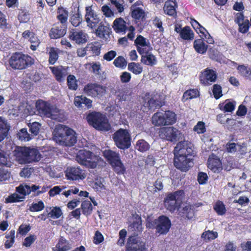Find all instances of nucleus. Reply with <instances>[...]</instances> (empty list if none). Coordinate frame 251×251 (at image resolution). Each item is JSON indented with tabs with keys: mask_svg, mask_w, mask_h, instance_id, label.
Returning a JSON list of instances; mask_svg holds the SVG:
<instances>
[{
	"mask_svg": "<svg viewBox=\"0 0 251 251\" xmlns=\"http://www.w3.org/2000/svg\"><path fill=\"white\" fill-rule=\"evenodd\" d=\"M65 176L67 179L71 180H79L84 179L86 176L78 167H68L65 171Z\"/></svg>",
	"mask_w": 251,
	"mask_h": 251,
	"instance_id": "14",
	"label": "nucleus"
},
{
	"mask_svg": "<svg viewBox=\"0 0 251 251\" xmlns=\"http://www.w3.org/2000/svg\"><path fill=\"white\" fill-rule=\"evenodd\" d=\"M237 147H241L235 143L228 142L226 145V150L229 153H235L237 151Z\"/></svg>",
	"mask_w": 251,
	"mask_h": 251,
	"instance_id": "63",
	"label": "nucleus"
},
{
	"mask_svg": "<svg viewBox=\"0 0 251 251\" xmlns=\"http://www.w3.org/2000/svg\"><path fill=\"white\" fill-rule=\"evenodd\" d=\"M9 126L6 122L0 117V142L3 141L8 135Z\"/></svg>",
	"mask_w": 251,
	"mask_h": 251,
	"instance_id": "36",
	"label": "nucleus"
},
{
	"mask_svg": "<svg viewBox=\"0 0 251 251\" xmlns=\"http://www.w3.org/2000/svg\"><path fill=\"white\" fill-rule=\"evenodd\" d=\"M17 18L20 23H27L30 19V15L26 9H20Z\"/></svg>",
	"mask_w": 251,
	"mask_h": 251,
	"instance_id": "43",
	"label": "nucleus"
},
{
	"mask_svg": "<svg viewBox=\"0 0 251 251\" xmlns=\"http://www.w3.org/2000/svg\"><path fill=\"white\" fill-rule=\"evenodd\" d=\"M103 156L110 165L120 159L119 154L111 150H105L104 151H103Z\"/></svg>",
	"mask_w": 251,
	"mask_h": 251,
	"instance_id": "33",
	"label": "nucleus"
},
{
	"mask_svg": "<svg viewBox=\"0 0 251 251\" xmlns=\"http://www.w3.org/2000/svg\"><path fill=\"white\" fill-rule=\"evenodd\" d=\"M110 29L106 25H104L101 23L96 30V34L100 37H104L105 35H109Z\"/></svg>",
	"mask_w": 251,
	"mask_h": 251,
	"instance_id": "45",
	"label": "nucleus"
},
{
	"mask_svg": "<svg viewBox=\"0 0 251 251\" xmlns=\"http://www.w3.org/2000/svg\"><path fill=\"white\" fill-rule=\"evenodd\" d=\"M69 38L78 44H84L87 42L86 36L82 30L77 31L72 29L70 31Z\"/></svg>",
	"mask_w": 251,
	"mask_h": 251,
	"instance_id": "26",
	"label": "nucleus"
},
{
	"mask_svg": "<svg viewBox=\"0 0 251 251\" xmlns=\"http://www.w3.org/2000/svg\"><path fill=\"white\" fill-rule=\"evenodd\" d=\"M112 27L117 33L125 34L129 31L127 35V38L132 41L135 37V27L131 25L130 22H126L123 18H117L114 20L112 24Z\"/></svg>",
	"mask_w": 251,
	"mask_h": 251,
	"instance_id": "6",
	"label": "nucleus"
},
{
	"mask_svg": "<svg viewBox=\"0 0 251 251\" xmlns=\"http://www.w3.org/2000/svg\"><path fill=\"white\" fill-rule=\"evenodd\" d=\"M194 130L198 134H202L206 131L205 124L202 121L198 122L194 127Z\"/></svg>",
	"mask_w": 251,
	"mask_h": 251,
	"instance_id": "58",
	"label": "nucleus"
},
{
	"mask_svg": "<svg viewBox=\"0 0 251 251\" xmlns=\"http://www.w3.org/2000/svg\"><path fill=\"white\" fill-rule=\"evenodd\" d=\"M154 224L156 232L159 234H166L171 226L170 220L165 216H160L154 220Z\"/></svg>",
	"mask_w": 251,
	"mask_h": 251,
	"instance_id": "12",
	"label": "nucleus"
},
{
	"mask_svg": "<svg viewBox=\"0 0 251 251\" xmlns=\"http://www.w3.org/2000/svg\"><path fill=\"white\" fill-rule=\"evenodd\" d=\"M235 101H230L229 100H226L225 104L221 103L218 107L221 111L225 112H232L235 109Z\"/></svg>",
	"mask_w": 251,
	"mask_h": 251,
	"instance_id": "37",
	"label": "nucleus"
},
{
	"mask_svg": "<svg viewBox=\"0 0 251 251\" xmlns=\"http://www.w3.org/2000/svg\"><path fill=\"white\" fill-rule=\"evenodd\" d=\"M179 130L173 126H165L159 129V137L163 140L170 142H176L178 139Z\"/></svg>",
	"mask_w": 251,
	"mask_h": 251,
	"instance_id": "9",
	"label": "nucleus"
},
{
	"mask_svg": "<svg viewBox=\"0 0 251 251\" xmlns=\"http://www.w3.org/2000/svg\"><path fill=\"white\" fill-rule=\"evenodd\" d=\"M77 162L87 168L95 169L98 165V157L93 152L85 150H80L76 156Z\"/></svg>",
	"mask_w": 251,
	"mask_h": 251,
	"instance_id": "4",
	"label": "nucleus"
},
{
	"mask_svg": "<svg viewBox=\"0 0 251 251\" xmlns=\"http://www.w3.org/2000/svg\"><path fill=\"white\" fill-rule=\"evenodd\" d=\"M141 62L146 65L153 66L157 63L155 56L152 53L145 54L141 56Z\"/></svg>",
	"mask_w": 251,
	"mask_h": 251,
	"instance_id": "38",
	"label": "nucleus"
},
{
	"mask_svg": "<svg viewBox=\"0 0 251 251\" xmlns=\"http://www.w3.org/2000/svg\"><path fill=\"white\" fill-rule=\"evenodd\" d=\"M128 70L135 75H139L143 71V67L139 64L135 62L129 63Z\"/></svg>",
	"mask_w": 251,
	"mask_h": 251,
	"instance_id": "47",
	"label": "nucleus"
},
{
	"mask_svg": "<svg viewBox=\"0 0 251 251\" xmlns=\"http://www.w3.org/2000/svg\"><path fill=\"white\" fill-rule=\"evenodd\" d=\"M86 46L87 51L90 52L93 56H98L100 54L101 45L100 42H93L88 44Z\"/></svg>",
	"mask_w": 251,
	"mask_h": 251,
	"instance_id": "30",
	"label": "nucleus"
},
{
	"mask_svg": "<svg viewBox=\"0 0 251 251\" xmlns=\"http://www.w3.org/2000/svg\"><path fill=\"white\" fill-rule=\"evenodd\" d=\"M175 31L184 40L192 41L194 39V33L189 26L182 27L181 25L176 24L175 25Z\"/></svg>",
	"mask_w": 251,
	"mask_h": 251,
	"instance_id": "18",
	"label": "nucleus"
},
{
	"mask_svg": "<svg viewBox=\"0 0 251 251\" xmlns=\"http://www.w3.org/2000/svg\"><path fill=\"white\" fill-rule=\"evenodd\" d=\"M29 127V130L31 132V134L32 136H36L39 133L40 129L41 127V125L37 122H34L32 123H29L28 124Z\"/></svg>",
	"mask_w": 251,
	"mask_h": 251,
	"instance_id": "49",
	"label": "nucleus"
},
{
	"mask_svg": "<svg viewBox=\"0 0 251 251\" xmlns=\"http://www.w3.org/2000/svg\"><path fill=\"white\" fill-rule=\"evenodd\" d=\"M34 63V60L30 56L19 52L13 53L9 60L10 66L14 70L25 69Z\"/></svg>",
	"mask_w": 251,
	"mask_h": 251,
	"instance_id": "3",
	"label": "nucleus"
},
{
	"mask_svg": "<svg viewBox=\"0 0 251 251\" xmlns=\"http://www.w3.org/2000/svg\"><path fill=\"white\" fill-rule=\"evenodd\" d=\"M86 119L89 125L97 129L108 131L110 129V125L106 116L100 112L89 113Z\"/></svg>",
	"mask_w": 251,
	"mask_h": 251,
	"instance_id": "5",
	"label": "nucleus"
},
{
	"mask_svg": "<svg viewBox=\"0 0 251 251\" xmlns=\"http://www.w3.org/2000/svg\"><path fill=\"white\" fill-rule=\"evenodd\" d=\"M66 126L59 125L56 126L53 133V138L55 142L60 145H63V141L65 140L66 134H67Z\"/></svg>",
	"mask_w": 251,
	"mask_h": 251,
	"instance_id": "21",
	"label": "nucleus"
},
{
	"mask_svg": "<svg viewBox=\"0 0 251 251\" xmlns=\"http://www.w3.org/2000/svg\"><path fill=\"white\" fill-rule=\"evenodd\" d=\"M62 214V212L60 208L55 206L53 207L50 209V211L48 213V216L49 217L55 219L60 217Z\"/></svg>",
	"mask_w": 251,
	"mask_h": 251,
	"instance_id": "55",
	"label": "nucleus"
},
{
	"mask_svg": "<svg viewBox=\"0 0 251 251\" xmlns=\"http://www.w3.org/2000/svg\"><path fill=\"white\" fill-rule=\"evenodd\" d=\"M200 96V92L198 89H190L186 90L183 94L182 100L186 101L189 100L196 98Z\"/></svg>",
	"mask_w": 251,
	"mask_h": 251,
	"instance_id": "35",
	"label": "nucleus"
},
{
	"mask_svg": "<svg viewBox=\"0 0 251 251\" xmlns=\"http://www.w3.org/2000/svg\"><path fill=\"white\" fill-rule=\"evenodd\" d=\"M174 166L181 172H186L192 166L195 151L186 141L179 142L174 150Z\"/></svg>",
	"mask_w": 251,
	"mask_h": 251,
	"instance_id": "1",
	"label": "nucleus"
},
{
	"mask_svg": "<svg viewBox=\"0 0 251 251\" xmlns=\"http://www.w3.org/2000/svg\"><path fill=\"white\" fill-rule=\"evenodd\" d=\"M201 237L205 242H209L216 239L218 237V233L216 231L207 230L204 232Z\"/></svg>",
	"mask_w": 251,
	"mask_h": 251,
	"instance_id": "48",
	"label": "nucleus"
},
{
	"mask_svg": "<svg viewBox=\"0 0 251 251\" xmlns=\"http://www.w3.org/2000/svg\"><path fill=\"white\" fill-rule=\"evenodd\" d=\"M36 239V237L35 235H30L25 239L23 242V245L26 247H29L34 242Z\"/></svg>",
	"mask_w": 251,
	"mask_h": 251,
	"instance_id": "62",
	"label": "nucleus"
},
{
	"mask_svg": "<svg viewBox=\"0 0 251 251\" xmlns=\"http://www.w3.org/2000/svg\"><path fill=\"white\" fill-rule=\"evenodd\" d=\"M145 243L137 236H131L128 239L126 251H147Z\"/></svg>",
	"mask_w": 251,
	"mask_h": 251,
	"instance_id": "11",
	"label": "nucleus"
},
{
	"mask_svg": "<svg viewBox=\"0 0 251 251\" xmlns=\"http://www.w3.org/2000/svg\"><path fill=\"white\" fill-rule=\"evenodd\" d=\"M234 22L238 25V31L241 33H247L251 26V22L245 19L243 12H238L235 14Z\"/></svg>",
	"mask_w": 251,
	"mask_h": 251,
	"instance_id": "15",
	"label": "nucleus"
},
{
	"mask_svg": "<svg viewBox=\"0 0 251 251\" xmlns=\"http://www.w3.org/2000/svg\"><path fill=\"white\" fill-rule=\"evenodd\" d=\"M208 54L210 59L213 60L218 61L220 58V52L215 49L210 48L208 51Z\"/></svg>",
	"mask_w": 251,
	"mask_h": 251,
	"instance_id": "61",
	"label": "nucleus"
},
{
	"mask_svg": "<svg viewBox=\"0 0 251 251\" xmlns=\"http://www.w3.org/2000/svg\"><path fill=\"white\" fill-rule=\"evenodd\" d=\"M74 104L77 107H81L82 104H85L88 109L92 106V100L82 95L75 97Z\"/></svg>",
	"mask_w": 251,
	"mask_h": 251,
	"instance_id": "31",
	"label": "nucleus"
},
{
	"mask_svg": "<svg viewBox=\"0 0 251 251\" xmlns=\"http://www.w3.org/2000/svg\"><path fill=\"white\" fill-rule=\"evenodd\" d=\"M114 171L118 175H124L126 172V168L122 163L121 158L111 165Z\"/></svg>",
	"mask_w": 251,
	"mask_h": 251,
	"instance_id": "39",
	"label": "nucleus"
},
{
	"mask_svg": "<svg viewBox=\"0 0 251 251\" xmlns=\"http://www.w3.org/2000/svg\"><path fill=\"white\" fill-rule=\"evenodd\" d=\"M83 92L87 96L95 98L102 96L106 92V87L97 83H89L85 85Z\"/></svg>",
	"mask_w": 251,
	"mask_h": 251,
	"instance_id": "10",
	"label": "nucleus"
},
{
	"mask_svg": "<svg viewBox=\"0 0 251 251\" xmlns=\"http://www.w3.org/2000/svg\"><path fill=\"white\" fill-rule=\"evenodd\" d=\"M212 93L216 100L220 99L223 96L221 86L218 84H214L213 86Z\"/></svg>",
	"mask_w": 251,
	"mask_h": 251,
	"instance_id": "56",
	"label": "nucleus"
},
{
	"mask_svg": "<svg viewBox=\"0 0 251 251\" xmlns=\"http://www.w3.org/2000/svg\"><path fill=\"white\" fill-rule=\"evenodd\" d=\"M17 135L18 139L21 141H28L31 139L30 135L27 132V129L25 128L20 130Z\"/></svg>",
	"mask_w": 251,
	"mask_h": 251,
	"instance_id": "52",
	"label": "nucleus"
},
{
	"mask_svg": "<svg viewBox=\"0 0 251 251\" xmlns=\"http://www.w3.org/2000/svg\"><path fill=\"white\" fill-rule=\"evenodd\" d=\"M27 190L25 185V186L20 185L16 188V191L17 193H14L8 196L6 199L5 202L6 203H12L23 201L25 196L29 194V192H27Z\"/></svg>",
	"mask_w": 251,
	"mask_h": 251,
	"instance_id": "16",
	"label": "nucleus"
},
{
	"mask_svg": "<svg viewBox=\"0 0 251 251\" xmlns=\"http://www.w3.org/2000/svg\"><path fill=\"white\" fill-rule=\"evenodd\" d=\"M208 167L214 172L218 171L222 166L220 158L214 153H212L207 161Z\"/></svg>",
	"mask_w": 251,
	"mask_h": 251,
	"instance_id": "28",
	"label": "nucleus"
},
{
	"mask_svg": "<svg viewBox=\"0 0 251 251\" xmlns=\"http://www.w3.org/2000/svg\"><path fill=\"white\" fill-rule=\"evenodd\" d=\"M50 70L54 75L55 79L59 82H62L67 75V70L62 66L50 67Z\"/></svg>",
	"mask_w": 251,
	"mask_h": 251,
	"instance_id": "27",
	"label": "nucleus"
},
{
	"mask_svg": "<svg viewBox=\"0 0 251 251\" xmlns=\"http://www.w3.org/2000/svg\"><path fill=\"white\" fill-rule=\"evenodd\" d=\"M56 18L58 21V23L62 25L67 26V21L69 15L68 11L63 7H60L58 8Z\"/></svg>",
	"mask_w": 251,
	"mask_h": 251,
	"instance_id": "29",
	"label": "nucleus"
},
{
	"mask_svg": "<svg viewBox=\"0 0 251 251\" xmlns=\"http://www.w3.org/2000/svg\"><path fill=\"white\" fill-rule=\"evenodd\" d=\"M149 41H147V39L144 37L143 36L140 35L137 36L136 39L135 40L134 43L136 46V47H142L146 46L147 44H148Z\"/></svg>",
	"mask_w": 251,
	"mask_h": 251,
	"instance_id": "60",
	"label": "nucleus"
},
{
	"mask_svg": "<svg viewBox=\"0 0 251 251\" xmlns=\"http://www.w3.org/2000/svg\"><path fill=\"white\" fill-rule=\"evenodd\" d=\"M112 138L115 145L120 149H128L131 146V136L126 129L120 128L113 135Z\"/></svg>",
	"mask_w": 251,
	"mask_h": 251,
	"instance_id": "7",
	"label": "nucleus"
},
{
	"mask_svg": "<svg viewBox=\"0 0 251 251\" xmlns=\"http://www.w3.org/2000/svg\"><path fill=\"white\" fill-rule=\"evenodd\" d=\"M184 195L183 190H177L173 193H169L164 199V203H169L171 201H175V204H182L181 201Z\"/></svg>",
	"mask_w": 251,
	"mask_h": 251,
	"instance_id": "22",
	"label": "nucleus"
},
{
	"mask_svg": "<svg viewBox=\"0 0 251 251\" xmlns=\"http://www.w3.org/2000/svg\"><path fill=\"white\" fill-rule=\"evenodd\" d=\"M67 25H62L58 23L54 24L50 30L49 36L50 39H56L63 37L66 33Z\"/></svg>",
	"mask_w": 251,
	"mask_h": 251,
	"instance_id": "20",
	"label": "nucleus"
},
{
	"mask_svg": "<svg viewBox=\"0 0 251 251\" xmlns=\"http://www.w3.org/2000/svg\"><path fill=\"white\" fill-rule=\"evenodd\" d=\"M137 50L141 56H142V55L151 53L150 52L152 50V48L150 42H148V44L146 46L138 47Z\"/></svg>",
	"mask_w": 251,
	"mask_h": 251,
	"instance_id": "54",
	"label": "nucleus"
},
{
	"mask_svg": "<svg viewBox=\"0 0 251 251\" xmlns=\"http://www.w3.org/2000/svg\"><path fill=\"white\" fill-rule=\"evenodd\" d=\"M6 239L4 246L6 249L10 248L15 242V230H12L5 235Z\"/></svg>",
	"mask_w": 251,
	"mask_h": 251,
	"instance_id": "46",
	"label": "nucleus"
},
{
	"mask_svg": "<svg viewBox=\"0 0 251 251\" xmlns=\"http://www.w3.org/2000/svg\"><path fill=\"white\" fill-rule=\"evenodd\" d=\"M136 220L129 226V228L137 233L140 232L142 231L143 227L141 222V218L140 216L137 215L135 217Z\"/></svg>",
	"mask_w": 251,
	"mask_h": 251,
	"instance_id": "44",
	"label": "nucleus"
},
{
	"mask_svg": "<svg viewBox=\"0 0 251 251\" xmlns=\"http://www.w3.org/2000/svg\"><path fill=\"white\" fill-rule=\"evenodd\" d=\"M177 7V4L176 0H167L165 2L163 10L166 15L176 18L177 16L176 10Z\"/></svg>",
	"mask_w": 251,
	"mask_h": 251,
	"instance_id": "24",
	"label": "nucleus"
},
{
	"mask_svg": "<svg viewBox=\"0 0 251 251\" xmlns=\"http://www.w3.org/2000/svg\"><path fill=\"white\" fill-rule=\"evenodd\" d=\"M166 208L169 210L171 212H174L176 210L178 212V214L180 215L187 214L188 211L189 210V208L187 206L185 207H181V205H166Z\"/></svg>",
	"mask_w": 251,
	"mask_h": 251,
	"instance_id": "41",
	"label": "nucleus"
},
{
	"mask_svg": "<svg viewBox=\"0 0 251 251\" xmlns=\"http://www.w3.org/2000/svg\"><path fill=\"white\" fill-rule=\"evenodd\" d=\"M114 65L118 68H124L126 67L127 62L122 56H119L113 62Z\"/></svg>",
	"mask_w": 251,
	"mask_h": 251,
	"instance_id": "57",
	"label": "nucleus"
},
{
	"mask_svg": "<svg viewBox=\"0 0 251 251\" xmlns=\"http://www.w3.org/2000/svg\"><path fill=\"white\" fill-rule=\"evenodd\" d=\"M116 95L119 101H125L127 99V92L124 89H118L116 91Z\"/></svg>",
	"mask_w": 251,
	"mask_h": 251,
	"instance_id": "59",
	"label": "nucleus"
},
{
	"mask_svg": "<svg viewBox=\"0 0 251 251\" xmlns=\"http://www.w3.org/2000/svg\"><path fill=\"white\" fill-rule=\"evenodd\" d=\"M85 11V18L88 26L91 28L96 27L100 21L98 15L94 11L91 6L86 7Z\"/></svg>",
	"mask_w": 251,
	"mask_h": 251,
	"instance_id": "17",
	"label": "nucleus"
},
{
	"mask_svg": "<svg viewBox=\"0 0 251 251\" xmlns=\"http://www.w3.org/2000/svg\"><path fill=\"white\" fill-rule=\"evenodd\" d=\"M237 70L240 75L251 81V68L244 65H239Z\"/></svg>",
	"mask_w": 251,
	"mask_h": 251,
	"instance_id": "40",
	"label": "nucleus"
},
{
	"mask_svg": "<svg viewBox=\"0 0 251 251\" xmlns=\"http://www.w3.org/2000/svg\"><path fill=\"white\" fill-rule=\"evenodd\" d=\"M66 133L65 140L63 141V145L62 146L66 147H72L74 146L76 142L77 137L75 135V131L66 126Z\"/></svg>",
	"mask_w": 251,
	"mask_h": 251,
	"instance_id": "25",
	"label": "nucleus"
},
{
	"mask_svg": "<svg viewBox=\"0 0 251 251\" xmlns=\"http://www.w3.org/2000/svg\"><path fill=\"white\" fill-rule=\"evenodd\" d=\"M134 6L131 7L130 15L134 19L135 23L139 26L145 19V12L141 8H134Z\"/></svg>",
	"mask_w": 251,
	"mask_h": 251,
	"instance_id": "23",
	"label": "nucleus"
},
{
	"mask_svg": "<svg viewBox=\"0 0 251 251\" xmlns=\"http://www.w3.org/2000/svg\"><path fill=\"white\" fill-rule=\"evenodd\" d=\"M152 123L156 126L173 125L176 121V115L175 112L168 110L164 113L156 112L152 116Z\"/></svg>",
	"mask_w": 251,
	"mask_h": 251,
	"instance_id": "8",
	"label": "nucleus"
},
{
	"mask_svg": "<svg viewBox=\"0 0 251 251\" xmlns=\"http://www.w3.org/2000/svg\"><path fill=\"white\" fill-rule=\"evenodd\" d=\"M193 47L197 52L202 54H204L208 49V46L201 38L195 40L194 42Z\"/></svg>",
	"mask_w": 251,
	"mask_h": 251,
	"instance_id": "32",
	"label": "nucleus"
},
{
	"mask_svg": "<svg viewBox=\"0 0 251 251\" xmlns=\"http://www.w3.org/2000/svg\"><path fill=\"white\" fill-rule=\"evenodd\" d=\"M59 50L56 48L50 47L49 50V63L50 64L53 65L58 60L59 57Z\"/></svg>",
	"mask_w": 251,
	"mask_h": 251,
	"instance_id": "42",
	"label": "nucleus"
},
{
	"mask_svg": "<svg viewBox=\"0 0 251 251\" xmlns=\"http://www.w3.org/2000/svg\"><path fill=\"white\" fill-rule=\"evenodd\" d=\"M36 107L40 116L50 118L52 116L51 106L48 102L39 100L36 102Z\"/></svg>",
	"mask_w": 251,
	"mask_h": 251,
	"instance_id": "19",
	"label": "nucleus"
},
{
	"mask_svg": "<svg viewBox=\"0 0 251 251\" xmlns=\"http://www.w3.org/2000/svg\"><path fill=\"white\" fill-rule=\"evenodd\" d=\"M82 18L81 14L79 13L73 14L70 18V22L72 25L76 27L78 26L81 23Z\"/></svg>",
	"mask_w": 251,
	"mask_h": 251,
	"instance_id": "53",
	"label": "nucleus"
},
{
	"mask_svg": "<svg viewBox=\"0 0 251 251\" xmlns=\"http://www.w3.org/2000/svg\"><path fill=\"white\" fill-rule=\"evenodd\" d=\"M67 85L70 90H76L78 88L77 80L75 75H69L67 79Z\"/></svg>",
	"mask_w": 251,
	"mask_h": 251,
	"instance_id": "51",
	"label": "nucleus"
},
{
	"mask_svg": "<svg viewBox=\"0 0 251 251\" xmlns=\"http://www.w3.org/2000/svg\"><path fill=\"white\" fill-rule=\"evenodd\" d=\"M217 74L214 70L206 68L201 72L199 79L201 84L203 86H208L216 81Z\"/></svg>",
	"mask_w": 251,
	"mask_h": 251,
	"instance_id": "13",
	"label": "nucleus"
},
{
	"mask_svg": "<svg viewBox=\"0 0 251 251\" xmlns=\"http://www.w3.org/2000/svg\"><path fill=\"white\" fill-rule=\"evenodd\" d=\"M72 245L63 237H61L55 247L56 251H68L72 248Z\"/></svg>",
	"mask_w": 251,
	"mask_h": 251,
	"instance_id": "34",
	"label": "nucleus"
},
{
	"mask_svg": "<svg viewBox=\"0 0 251 251\" xmlns=\"http://www.w3.org/2000/svg\"><path fill=\"white\" fill-rule=\"evenodd\" d=\"M150 147L149 143L144 139L139 140L136 144V149L140 152H145L149 150Z\"/></svg>",
	"mask_w": 251,
	"mask_h": 251,
	"instance_id": "50",
	"label": "nucleus"
},
{
	"mask_svg": "<svg viewBox=\"0 0 251 251\" xmlns=\"http://www.w3.org/2000/svg\"><path fill=\"white\" fill-rule=\"evenodd\" d=\"M101 10L103 14L106 17H111L114 16V12L107 5H104L103 6H102L101 7Z\"/></svg>",
	"mask_w": 251,
	"mask_h": 251,
	"instance_id": "64",
	"label": "nucleus"
},
{
	"mask_svg": "<svg viewBox=\"0 0 251 251\" xmlns=\"http://www.w3.org/2000/svg\"><path fill=\"white\" fill-rule=\"evenodd\" d=\"M14 155L20 164L38 162L41 158L38 150L26 147H17L14 151Z\"/></svg>",
	"mask_w": 251,
	"mask_h": 251,
	"instance_id": "2",
	"label": "nucleus"
}]
</instances>
